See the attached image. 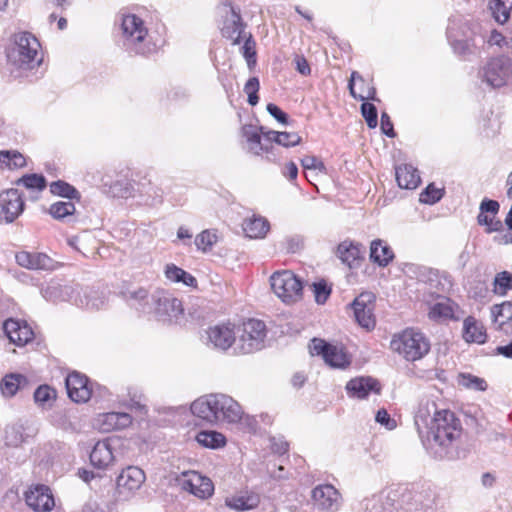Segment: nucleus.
<instances>
[{"mask_svg": "<svg viewBox=\"0 0 512 512\" xmlns=\"http://www.w3.org/2000/svg\"><path fill=\"white\" fill-rule=\"evenodd\" d=\"M462 432L461 422L450 411L443 409L424 434L422 443L436 459L449 457L454 443Z\"/></svg>", "mask_w": 512, "mask_h": 512, "instance_id": "1", "label": "nucleus"}, {"mask_svg": "<svg viewBox=\"0 0 512 512\" xmlns=\"http://www.w3.org/2000/svg\"><path fill=\"white\" fill-rule=\"evenodd\" d=\"M311 498L314 507L323 512H336L341 507L342 497L331 484H320L313 488Z\"/></svg>", "mask_w": 512, "mask_h": 512, "instance_id": "13", "label": "nucleus"}, {"mask_svg": "<svg viewBox=\"0 0 512 512\" xmlns=\"http://www.w3.org/2000/svg\"><path fill=\"white\" fill-rule=\"evenodd\" d=\"M395 176L398 186L403 189H415L421 181L417 169L409 164L397 166Z\"/></svg>", "mask_w": 512, "mask_h": 512, "instance_id": "35", "label": "nucleus"}, {"mask_svg": "<svg viewBox=\"0 0 512 512\" xmlns=\"http://www.w3.org/2000/svg\"><path fill=\"white\" fill-rule=\"evenodd\" d=\"M261 500L259 493L252 490H243L232 496L226 497L225 505L238 512H244L256 508Z\"/></svg>", "mask_w": 512, "mask_h": 512, "instance_id": "29", "label": "nucleus"}, {"mask_svg": "<svg viewBox=\"0 0 512 512\" xmlns=\"http://www.w3.org/2000/svg\"><path fill=\"white\" fill-rule=\"evenodd\" d=\"M270 285L284 303L296 302L303 294V281L290 270L274 272L270 276Z\"/></svg>", "mask_w": 512, "mask_h": 512, "instance_id": "6", "label": "nucleus"}, {"mask_svg": "<svg viewBox=\"0 0 512 512\" xmlns=\"http://www.w3.org/2000/svg\"><path fill=\"white\" fill-rule=\"evenodd\" d=\"M477 222L479 225L486 226V232H499L503 230V223L499 219L490 217L487 214L479 213L477 216Z\"/></svg>", "mask_w": 512, "mask_h": 512, "instance_id": "58", "label": "nucleus"}, {"mask_svg": "<svg viewBox=\"0 0 512 512\" xmlns=\"http://www.w3.org/2000/svg\"><path fill=\"white\" fill-rule=\"evenodd\" d=\"M512 74V59L506 56L492 58L481 72L484 82L493 88L506 84Z\"/></svg>", "mask_w": 512, "mask_h": 512, "instance_id": "9", "label": "nucleus"}, {"mask_svg": "<svg viewBox=\"0 0 512 512\" xmlns=\"http://www.w3.org/2000/svg\"><path fill=\"white\" fill-rule=\"evenodd\" d=\"M217 236L209 230H204L195 238V245L199 250L207 251L216 243Z\"/></svg>", "mask_w": 512, "mask_h": 512, "instance_id": "57", "label": "nucleus"}, {"mask_svg": "<svg viewBox=\"0 0 512 512\" xmlns=\"http://www.w3.org/2000/svg\"><path fill=\"white\" fill-rule=\"evenodd\" d=\"M462 336L467 343L477 344L485 343L487 337L483 324L472 316L465 318Z\"/></svg>", "mask_w": 512, "mask_h": 512, "instance_id": "32", "label": "nucleus"}, {"mask_svg": "<svg viewBox=\"0 0 512 512\" xmlns=\"http://www.w3.org/2000/svg\"><path fill=\"white\" fill-rule=\"evenodd\" d=\"M15 259L18 265L30 270L54 271L61 264L42 252L20 251L16 253Z\"/></svg>", "mask_w": 512, "mask_h": 512, "instance_id": "16", "label": "nucleus"}, {"mask_svg": "<svg viewBox=\"0 0 512 512\" xmlns=\"http://www.w3.org/2000/svg\"><path fill=\"white\" fill-rule=\"evenodd\" d=\"M216 405V424H235L240 422L243 417V410L240 404L226 394L217 393Z\"/></svg>", "mask_w": 512, "mask_h": 512, "instance_id": "15", "label": "nucleus"}, {"mask_svg": "<svg viewBox=\"0 0 512 512\" xmlns=\"http://www.w3.org/2000/svg\"><path fill=\"white\" fill-rule=\"evenodd\" d=\"M164 273L166 278L172 282L183 283L188 287H196L197 285V280L193 275L175 264H167Z\"/></svg>", "mask_w": 512, "mask_h": 512, "instance_id": "41", "label": "nucleus"}, {"mask_svg": "<svg viewBox=\"0 0 512 512\" xmlns=\"http://www.w3.org/2000/svg\"><path fill=\"white\" fill-rule=\"evenodd\" d=\"M415 510H421L422 512H434L436 493L430 487L422 488L413 496Z\"/></svg>", "mask_w": 512, "mask_h": 512, "instance_id": "40", "label": "nucleus"}, {"mask_svg": "<svg viewBox=\"0 0 512 512\" xmlns=\"http://www.w3.org/2000/svg\"><path fill=\"white\" fill-rule=\"evenodd\" d=\"M28 383L27 378L21 374L11 373L0 381V391L4 397H13L19 389Z\"/></svg>", "mask_w": 512, "mask_h": 512, "instance_id": "37", "label": "nucleus"}, {"mask_svg": "<svg viewBox=\"0 0 512 512\" xmlns=\"http://www.w3.org/2000/svg\"><path fill=\"white\" fill-rule=\"evenodd\" d=\"M242 39L244 44L241 48L242 55L246 59L249 66L256 62V43L251 33L244 34Z\"/></svg>", "mask_w": 512, "mask_h": 512, "instance_id": "54", "label": "nucleus"}, {"mask_svg": "<svg viewBox=\"0 0 512 512\" xmlns=\"http://www.w3.org/2000/svg\"><path fill=\"white\" fill-rule=\"evenodd\" d=\"M127 301L131 307L141 311L145 314H150L152 309L151 295L144 288H139L134 291H129L127 294Z\"/></svg>", "mask_w": 512, "mask_h": 512, "instance_id": "36", "label": "nucleus"}, {"mask_svg": "<svg viewBox=\"0 0 512 512\" xmlns=\"http://www.w3.org/2000/svg\"><path fill=\"white\" fill-rule=\"evenodd\" d=\"M454 309L453 304L450 299H444L443 301L435 303L429 311V317L431 319H439L446 318L452 319L454 318Z\"/></svg>", "mask_w": 512, "mask_h": 512, "instance_id": "47", "label": "nucleus"}, {"mask_svg": "<svg viewBox=\"0 0 512 512\" xmlns=\"http://www.w3.org/2000/svg\"><path fill=\"white\" fill-rule=\"evenodd\" d=\"M349 397L366 399L370 393L379 394L381 385L379 381L370 376H359L349 380L345 386Z\"/></svg>", "mask_w": 512, "mask_h": 512, "instance_id": "25", "label": "nucleus"}, {"mask_svg": "<svg viewBox=\"0 0 512 512\" xmlns=\"http://www.w3.org/2000/svg\"><path fill=\"white\" fill-rule=\"evenodd\" d=\"M390 347L407 361L422 359L430 351V342L421 332L406 329L393 337Z\"/></svg>", "mask_w": 512, "mask_h": 512, "instance_id": "4", "label": "nucleus"}, {"mask_svg": "<svg viewBox=\"0 0 512 512\" xmlns=\"http://www.w3.org/2000/svg\"><path fill=\"white\" fill-rule=\"evenodd\" d=\"M197 442L206 448L218 449L226 444L225 436L215 430H202L196 435Z\"/></svg>", "mask_w": 512, "mask_h": 512, "instance_id": "42", "label": "nucleus"}, {"mask_svg": "<svg viewBox=\"0 0 512 512\" xmlns=\"http://www.w3.org/2000/svg\"><path fill=\"white\" fill-rule=\"evenodd\" d=\"M444 196V189L438 188L430 183L420 194L419 201L424 204L433 205L439 202Z\"/></svg>", "mask_w": 512, "mask_h": 512, "instance_id": "51", "label": "nucleus"}, {"mask_svg": "<svg viewBox=\"0 0 512 512\" xmlns=\"http://www.w3.org/2000/svg\"><path fill=\"white\" fill-rule=\"evenodd\" d=\"M182 482V488L198 497L199 499H208L214 493V485L210 478L203 476L198 472H191L185 475Z\"/></svg>", "mask_w": 512, "mask_h": 512, "instance_id": "24", "label": "nucleus"}, {"mask_svg": "<svg viewBox=\"0 0 512 512\" xmlns=\"http://www.w3.org/2000/svg\"><path fill=\"white\" fill-rule=\"evenodd\" d=\"M312 353L323 357L325 363L333 368H346L350 359L342 348L329 344L322 339L312 340Z\"/></svg>", "mask_w": 512, "mask_h": 512, "instance_id": "14", "label": "nucleus"}, {"mask_svg": "<svg viewBox=\"0 0 512 512\" xmlns=\"http://www.w3.org/2000/svg\"><path fill=\"white\" fill-rule=\"evenodd\" d=\"M375 421L387 430H393L397 427L396 420L384 408L377 411Z\"/></svg>", "mask_w": 512, "mask_h": 512, "instance_id": "62", "label": "nucleus"}, {"mask_svg": "<svg viewBox=\"0 0 512 512\" xmlns=\"http://www.w3.org/2000/svg\"><path fill=\"white\" fill-rule=\"evenodd\" d=\"M56 398V391L48 385H40L34 392V400L42 407L51 406Z\"/></svg>", "mask_w": 512, "mask_h": 512, "instance_id": "50", "label": "nucleus"}, {"mask_svg": "<svg viewBox=\"0 0 512 512\" xmlns=\"http://www.w3.org/2000/svg\"><path fill=\"white\" fill-rule=\"evenodd\" d=\"M230 9V17L224 20L221 28L223 37L230 39L233 45L240 44L245 32L246 24L243 22L240 9L232 5V2L227 0L223 3Z\"/></svg>", "mask_w": 512, "mask_h": 512, "instance_id": "18", "label": "nucleus"}, {"mask_svg": "<svg viewBox=\"0 0 512 512\" xmlns=\"http://www.w3.org/2000/svg\"><path fill=\"white\" fill-rule=\"evenodd\" d=\"M235 332L237 339L235 349L240 353L249 354L264 348L267 329L263 321L249 319L238 326Z\"/></svg>", "mask_w": 512, "mask_h": 512, "instance_id": "5", "label": "nucleus"}, {"mask_svg": "<svg viewBox=\"0 0 512 512\" xmlns=\"http://www.w3.org/2000/svg\"><path fill=\"white\" fill-rule=\"evenodd\" d=\"M492 318L498 328L503 329V326L512 321V302L505 301L499 305H494L491 308Z\"/></svg>", "mask_w": 512, "mask_h": 512, "instance_id": "45", "label": "nucleus"}, {"mask_svg": "<svg viewBox=\"0 0 512 512\" xmlns=\"http://www.w3.org/2000/svg\"><path fill=\"white\" fill-rule=\"evenodd\" d=\"M494 292L505 296L512 289V274L508 271H502L496 274L494 278Z\"/></svg>", "mask_w": 512, "mask_h": 512, "instance_id": "49", "label": "nucleus"}, {"mask_svg": "<svg viewBox=\"0 0 512 512\" xmlns=\"http://www.w3.org/2000/svg\"><path fill=\"white\" fill-rule=\"evenodd\" d=\"M30 190L43 191L47 186L46 178L42 174H26L16 182Z\"/></svg>", "mask_w": 512, "mask_h": 512, "instance_id": "48", "label": "nucleus"}, {"mask_svg": "<svg viewBox=\"0 0 512 512\" xmlns=\"http://www.w3.org/2000/svg\"><path fill=\"white\" fill-rule=\"evenodd\" d=\"M112 192L114 196H117L119 198H129L133 196V185L132 183L127 179H121L115 181L111 185Z\"/></svg>", "mask_w": 512, "mask_h": 512, "instance_id": "56", "label": "nucleus"}, {"mask_svg": "<svg viewBox=\"0 0 512 512\" xmlns=\"http://www.w3.org/2000/svg\"><path fill=\"white\" fill-rule=\"evenodd\" d=\"M65 385L68 396L72 401L85 403L90 399L92 390L89 386V380L85 375L79 372H72L66 377Z\"/></svg>", "mask_w": 512, "mask_h": 512, "instance_id": "20", "label": "nucleus"}, {"mask_svg": "<svg viewBox=\"0 0 512 512\" xmlns=\"http://www.w3.org/2000/svg\"><path fill=\"white\" fill-rule=\"evenodd\" d=\"M489 8L499 24H505L512 16V0H492Z\"/></svg>", "mask_w": 512, "mask_h": 512, "instance_id": "43", "label": "nucleus"}, {"mask_svg": "<svg viewBox=\"0 0 512 512\" xmlns=\"http://www.w3.org/2000/svg\"><path fill=\"white\" fill-rule=\"evenodd\" d=\"M122 47L130 54L148 55L155 46L148 36V29L144 21L135 14L123 15L121 20Z\"/></svg>", "mask_w": 512, "mask_h": 512, "instance_id": "3", "label": "nucleus"}, {"mask_svg": "<svg viewBox=\"0 0 512 512\" xmlns=\"http://www.w3.org/2000/svg\"><path fill=\"white\" fill-rule=\"evenodd\" d=\"M216 403H217V393L208 394L199 397L191 404V412L194 416L199 419L205 421L208 424L216 425Z\"/></svg>", "mask_w": 512, "mask_h": 512, "instance_id": "28", "label": "nucleus"}, {"mask_svg": "<svg viewBox=\"0 0 512 512\" xmlns=\"http://www.w3.org/2000/svg\"><path fill=\"white\" fill-rule=\"evenodd\" d=\"M99 429L103 432L124 429L131 425L132 416L126 412H107L97 419Z\"/></svg>", "mask_w": 512, "mask_h": 512, "instance_id": "31", "label": "nucleus"}, {"mask_svg": "<svg viewBox=\"0 0 512 512\" xmlns=\"http://www.w3.org/2000/svg\"><path fill=\"white\" fill-rule=\"evenodd\" d=\"M373 299V294L362 293L351 304L355 320L361 327L367 330L373 329L376 324L373 314Z\"/></svg>", "mask_w": 512, "mask_h": 512, "instance_id": "19", "label": "nucleus"}, {"mask_svg": "<svg viewBox=\"0 0 512 512\" xmlns=\"http://www.w3.org/2000/svg\"><path fill=\"white\" fill-rule=\"evenodd\" d=\"M107 304V296L103 290L93 287L77 286L74 305L86 310H100Z\"/></svg>", "mask_w": 512, "mask_h": 512, "instance_id": "21", "label": "nucleus"}, {"mask_svg": "<svg viewBox=\"0 0 512 512\" xmlns=\"http://www.w3.org/2000/svg\"><path fill=\"white\" fill-rule=\"evenodd\" d=\"M447 39L458 55L470 53L472 46V35L474 32L468 26V23L462 20H450L447 27Z\"/></svg>", "mask_w": 512, "mask_h": 512, "instance_id": "10", "label": "nucleus"}, {"mask_svg": "<svg viewBox=\"0 0 512 512\" xmlns=\"http://www.w3.org/2000/svg\"><path fill=\"white\" fill-rule=\"evenodd\" d=\"M3 330L11 343L23 346L34 337L32 328L26 323L15 319H8L3 323Z\"/></svg>", "mask_w": 512, "mask_h": 512, "instance_id": "27", "label": "nucleus"}, {"mask_svg": "<svg viewBox=\"0 0 512 512\" xmlns=\"http://www.w3.org/2000/svg\"><path fill=\"white\" fill-rule=\"evenodd\" d=\"M151 313L157 321L172 323L183 314L182 302L168 291L158 289L151 294Z\"/></svg>", "mask_w": 512, "mask_h": 512, "instance_id": "7", "label": "nucleus"}, {"mask_svg": "<svg viewBox=\"0 0 512 512\" xmlns=\"http://www.w3.org/2000/svg\"><path fill=\"white\" fill-rule=\"evenodd\" d=\"M267 112L281 124H288L289 116L280 107L274 103L267 104Z\"/></svg>", "mask_w": 512, "mask_h": 512, "instance_id": "64", "label": "nucleus"}, {"mask_svg": "<svg viewBox=\"0 0 512 512\" xmlns=\"http://www.w3.org/2000/svg\"><path fill=\"white\" fill-rule=\"evenodd\" d=\"M40 42L30 32L22 31L13 35L12 44L6 51L11 75L15 78L27 75L42 63Z\"/></svg>", "mask_w": 512, "mask_h": 512, "instance_id": "2", "label": "nucleus"}, {"mask_svg": "<svg viewBox=\"0 0 512 512\" xmlns=\"http://www.w3.org/2000/svg\"><path fill=\"white\" fill-rule=\"evenodd\" d=\"M146 480L144 471L137 466H128L123 469L116 479L119 497L128 500L142 487Z\"/></svg>", "mask_w": 512, "mask_h": 512, "instance_id": "11", "label": "nucleus"}, {"mask_svg": "<svg viewBox=\"0 0 512 512\" xmlns=\"http://www.w3.org/2000/svg\"><path fill=\"white\" fill-rule=\"evenodd\" d=\"M207 344L213 348L226 351L232 344H236L235 327L230 324H222L210 327L207 330Z\"/></svg>", "mask_w": 512, "mask_h": 512, "instance_id": "22", "label": "nucleus"}, {"mask_svg": "<svg viewBox=\"0 0 512 512\" xmlns=\"http://www.w3.org/2000/svg\"><path fill=\"white\" fill-rule=\"evenodd\" d=\"M25 202L17 189L0 193V224L14 222L24 211Z\"/></svg>", "mask_w": 512, "mask_h": 512, "instance_id": "12", "label": "nucleus"}, {"mask_svg": "<svg viewBox=\"0 0 512 512\" xmlns=\"http://www.w3.org/2000/svg\"><path fill=\"white\" fill-rule=\"evenodd\" d=\"M76 208L72 200L58 201L50 205L49 214L56 220L62 222H71L74 218Z\"/></svg>", "mask_w": 512, "mask_h": 512, "instance_id": "39", "label": "nucleus"}, {"mask_svg": "<svg viewBox=\"0 0 512 512\" xmlns=\"http://www.w3.org/2000/svg\"><path fill=\"white\" fill-rule=\"evenodd\" d=\"M23 426L13 424L5 429V444L12 447L19 446L24 441Z\"/></svg>", "mask_w": 512, "mask_h": 512, "instance_id": "52", "label": "nucleus"}, {"mask_svg": "<svg viewBox=\"0 0 512 512\" xmlns=\"http://www.w3.org/2000/svg\"><path fill=\"white\" fill-rule=\"evenodd\" d=\"M394 259L392 248L383 240L375 239L370 245V260L380 267L388 266Z\"/></svg>", "mask_w": 512, "mask_h": 512, "instance_id": "33", "label": "nucleus"}, {"mask_svg": "<svg viewBox=\"0 0 512 512\" xmlns=\"http://www.w3.org/2000/svg\"><path fill=\"white\" fill-rule=\"evenodd\" d=\"M361 247L358 243L343 241L337 248L338 257L349 268H357L361 261Z\"/></svg>", "mask_w": 512, "mask_h": 512, "instance_id": "34", "label": "nucleus"}, {"mask_svg": "<svg viewBox=\"0 0 512 512\" xmlns=\"http://www.w3.org/2000/svg\"><path fill=\"white\" fill-rule=\"evenodd\" d=\"M459 384L475 391H485L487 389V383L483 378L468 373L459 375Z\"/></svg>", "mask_w": 512, "mask_h": 512, "instance_id": "53", "label": "nucleus"}, {"mask_svg": "<svg viewBox=\"0 0 512 512\" xmlns=\"http://www.w3.org/2000/svg\"><path fill=\"white\" fill-rule=\"evenodd\" d=\"M360 110L363 118L367 123V126L371 129L376 128L378 124V113L376 106L369 102H363L361 104Z\"/></svg>", "mask_w": 512, "mask_h": 512, "instance_id": "55", "label": "nucleus"}, {"mask_svg": "<svg viewBox=\"0 0 512 512\" xmlns=\"http://www.w3.org/2000/svg\"><path fill=\"white\" fill-rule=\"evenodd\" d=\"M357 80L362 83L365 82L362 75H360L357 71H353L351 73V77L348 82V89H349L350 95L354 99L360 100V101H364V100L379 101V99L376 97V89L373 86L368 87L366 94H357L355 92V81H357Z\"/></svg>", "mask_w": 512, "mask_h": 512, "instance_id": "46", "label": "nucleus"}, {"mask_svg": "<svg viewBox=\"0 0 512 512\" xmlns=\"http://www.w3.org/2000/svg\"><path fill=\"white\" fill-rule=\"evenodd\" d=\"M243 230L249 238H262L269 230V222L260 216H253L243 223Z\"/></svg>", "mask_w": 512, "mask_h": 512, "instance_id": "38", "label": "nucleus"}, {"mask_svg": "<svg viewBox=\"0 0 512 512\" xmlns=\"http://www.w3.org/2000/svg\"><path fill=\"white\" fill-rule=\"evenodd\" d=\"M440 411L434 401L426 400L419 403L414 416V423L421 439L424 438V434L432 426L434 419L438 418Z\"/></svg>", "mask_w": 512, "mask_h": 512, "instance_id": "26", "label": "nucleus"}, {"mask_svg": "<svg viewBox=\"0 0 512 512\" xmlns=\"http://www.w3.org/2000/svg\"><path fill=\"white\" fill-rule=\"evenodd\" d=\"M301 165L304 169L318 170L320 172L326 171L324 163L321 160H319L316 156L303 157L301 159Z\"/></svg>", "mask_w": 512, "mask_h": 512, "instance_id": "63", "label": "nucleus"}, {"mask_svg": "<svg viewBox=\"0 0 512 512\" xmlns=\"http://www.w3.org/2000/svg\"><path fill=\"white\" fill-rule=\"evenodd\" d=\"M26 504L35 512H49L54 506V497L48 486L37 484L25 492Z\"/></svg>", "mask_w": 512, "mask_h": 512, "instance_id": "17", "label": "nucleus"}, {"mask_svg": "<svg viewBox=\"0 0 512 512\" xmlns=\"http://www.w3.org/2000/svg\"><path fill=\"white\" fill-rule=\"evenodd\" d=\"M269 442L270 449L274 454L282 456L289 450V443L283 436H271Z\"/></svg>", "mask_w": 512, "mask_h": 512, "instance_id": "61", "label": "nucleus"}, {"mask_svg": "<svg viewBox=\"0 0 512 512\" xmlns=\"http://www.w3.org/2000/svg\"><path fill=\"white\" fill-rule=\"evenodd\" d=\"M313 291L315 295V301L318 304H324L331 294V288L324 280L315 282L313 284Z\"/></svg>", "mask_w": 512, "mask_h": 512, "instance_id": "60", "label": "nucleus"}, {"mask_svg": "<svg viewBox=\"0 0 512 512\" xmlns=\"http://www.w3.org/2000/svg\"><path fill=\"white\" fill-rule=\"evenodd\" d=\"M51 194L69 200L79 201L81 198L80 192L71 184L64 180L53 181L49 185Z\"/></svg>", "mask_w": 512, "mask_h": 512, "instance_id": "44", "label": "nucleus"}, {"mask_svg": "<svg viewBox=\"0 0 512 512\" xmlns=\"http://www.w3.org/2000/svg\"><path fill=\"white\" fill-rule=\"evenodd\" d=\"M278 145L289 148L297 146L301 143V136L295 132H279L276 136Z\"/></svg>", "mask_w": 512, "mask_h": 512, "instance_id": "59", "label": "nucleus"}, {"mask_svg": "<svg viewBox=\"0 0 512 512\" xmlns=\"http://www.w3.org/2000/svg\"><path fill=\"white\" fill-rule=\"evenodd\" d=\"M262 126L245 124L241 128V135L247 143V151L254 156H261L268 162H276L278 155L273 144H266L261 137Z\"/></svg>", "mask_w": 512, "mask_h": 512, "instance_id": "8", "label": "nucleus"}, {"mask_svg": "<svg viewBox=\"0 0 512 512\" xmlns=\"http://www.w3.org/2000/svg\"><path fill=\"white\" fill-rule=\"evenodd\" d=\"M117 443L113 438L98 441L90 453L91 464L97 469H107L115 460L114 448Z\"/></svg>", "mask_w": 512, "mask_h": 512, "instance_id": "23", "label": "nucleus"}, {"mask_svg": "<svg viewBox=\"0 0 512 512\" xmlns=\"http://www.w3.org/2000/svg\"><path fill=\"white\" fill-rule=\"evenodd\" d=\"M77 286L62 285L57 282H51L41 289L43 298L50 302L67 301L74 304Z\"/></svg>", "mask_w": 512, "mask_h": 512, "instance_id": "30", "label": "nucleus"}]
</instances>
